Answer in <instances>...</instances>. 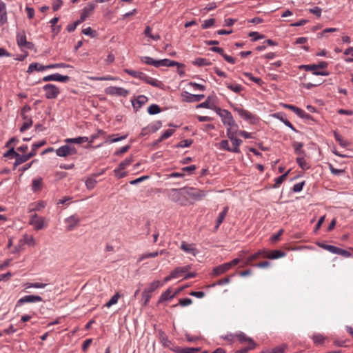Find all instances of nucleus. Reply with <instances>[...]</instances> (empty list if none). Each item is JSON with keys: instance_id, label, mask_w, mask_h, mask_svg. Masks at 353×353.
I'll return each instance as SVG.
<instances>
[{"instance_id": "4d7b16f0", "label": "nucleus", "mask_w": 353, "mask_h": 353, "mask_svg": "<svg viewBox=\"0 0 353 353\" xmlns=\"http://www.w3.org/2000/svg\"><path fill=\"white\" fill-rule=\"evenodd\" d=\"M283 106L288 109L292 110L297 116H299V115H300V114L303 113L302 109L295 107L292 105L284 104Z\"/></svg>"}, {"instance_id": "412c9836", "label": "nucleus", "mask_w": 353, "mask_h": 353, "mask_svg": "<svg viewBox=\"0 0 353 353\" xmlns=\"http://www.w3.org/2000/svg\"><path fill=\"white\" fill-rule=\"evenodd\" d=\"M95 8V5L93 3H90L87 6H85L81 14L80 18L81 20H85L87 17L90 15V13L93 12Z\"/></svg>"}, {"instance_id": "c9c22d12", "label": "nucleus", "mask_w": 353, "mask_h": 353, "mask_svg": "<svg viewBox=\"0 0 353 353\" xmlns=\"http://www.w3.org/2000/svg\"><path fill=\"white\" fill-rule=\"evenodd\" d=\"M42 179L37 178L32 180V190L33 192L39 191L41 189Z\"/></svg>"}, {"instance_id": "ea45409f", "label": "nucleus", "mask_w": 353, "mask_h": 353, "mask_svg": "<svg viewBox=\"0 0 353 353\" xmlns=\"http://www.w3.org/2000/svg\"><path fill=\"white\" fill-rule=\"evenodd\" d=\"M292 146L294 149L295 152L299 155L304 154V151L302 150L303 147V143L301 142H294Z\"/></svg>"}, {"instance_id": "f03ea898", "label": "nucleus", "mask_w": 353, "mask_h": 353, "mask_svg": "<svg viewBox=\"0 0 353 353\" xmlns=\"http://www.w3.org/2000/svg\"><path fill=\"white\" fill-rule=\"evenodd\" d=\"M29 224L35 230L44 229L48 225V221L44 216H39L37 214H32L30 217Z\"/></svg>"}, {"instance_id": "e433bc0d", "label": "nucleus", "mask_w": 353, "mask_h": 353, "mask_svg": "<svg viewBox=\"0 0 353 353\" xmlns=\"http://www.w3.org/2000/svg\"><path fill=\"white\" fill-rule=\"evenodd\" d=\"M334 136L335 140L343 148H346L349 145V143L347 141L344 140L343 137L341 134H339V133H337L336 132H334Z\"/></svg>"}, {"instance_id": "6e6d98bb", "label": "nucleus", "mask_w": 353, "mask_h": 353, "mask_svg": "<svg viewBox=\"0 0 353 353\" xmlns=\"http://www.w3.org/2000/svg\"><path fill=\"white\" fill-rule=\"evenodd\" d=\"M296 163L303 170H307L309 168V165H307L306 161L302 157H298L296 159Z\"/></svg>"}, {"instance_id": "4be33fe9", "label": "nucleus", "mask_w": 353, "mask_h": 353, "mask_svg": "<svg viewBox=\"0 0 353 353\" xmlns=\"http://www.w3.org/2000/svg\"><path fill=\"white\" fill-rule=\"evenodd\" d=\"M46 67V65H41L39 63H32L29 65L27 72L32 73L34 71L42 72L48 70V68Z\"/></svg>"}, {"instance_id": "774afa93", "label": "nucleus", "mask_w": 353, "mask_h": 353, "mask_svg": "<svg viewBox=\"0 0 353 353\" xmlns=\"http://www.w3.org/2000/svg\"><path fill=\"white\" fill-rule=\"evenodd\" d=\"M230 282V279L229 277L224 278V279H220L216 283H213L212 285V286L214 287L216 285H223L228 284Z\"/></svg>"}, {"instance_id": "e2e57ef3", "label": "nucleus", "mask_w": 353, "mask_h": 353, "mask_svg": "<svg viewBox=\"0 0 353 353\" xmlns=\"http://www.w3.org/2000/svg\"><path fill=\"white\" fill-rule=\"evenodd\" d=\"M312 339H313L314 342L316 344L323 343L324 341V339H325L324 336L321 334H314Z\"/></svg>"}, {"instance_id": "c756f323", "label": "nucleus", "mask_w": 353, "mask_h": 353, "mask_svg": "<svg viewBox=\"0 0 353 353\" xmlns=\"http://www.w3.org/2000/svg\"><path fill=\"white\" fill-rule=\"evenodd\" d=\"M34 157L33 152H29L26 154H19L17 153V154L15 157V159L19 162L20 164H22L23 163L26 162L28 160H29L30 158Z\"/></svg>"}, {"instance_id": "cd10ccee", "label": "nucleus", "mask_w": 353, "mask_h": 353, "mask_svg": "<svg viewBox=\"0 0 353 353\" xmlns=\"http://www.w3.org/2000/svg\"><path fill=\"white\" fill-rule=\"evenodd\" d=\"M162 285L163 284L159 281L155 280L151 282L144 290L152 294L153 292Z\"/></svg>"}, {"instance_id": "4468645a", "label": "nucleus", "mask_w": 353, "mask_h": 353, "mask_svg": "<svg viewBox=\"0 0 353 353\" xmlns=\"http://www.w3.org/2000/svg\"><path fill=\"white\" fill-rule=\"evenodd\" d=\"M182 100L186 103H193L200 101L205 97L204 94H191L187 91H184L181 93Z\"/></svg>"}, {"instance_id": "473e14b6", "label": "nucleus", "mask_w": 353, "mask_h": 353, "mask_svg": "<svg viewBox=\"0 0 353 353\" xmlns=\"http://www.w3.org/2000/svg\"><path fill=\"white\" fill-rule=\"evenodd\" d=\"M142 81L154 87H159L160 83L157 79L148 77L145 74H144Z\"/></svg>"}, {"instance_id": "2f4dec72", "label": "nucleus", "mask_w": 353, "mask_h": 353, "mask_svg": "<svg viewBox=\"0 0 353 353\" xmlns=\"http://www.w3.org/2000/svg\"><path fill=\"white\" fill-rule=\"evenodd\" d=\"M23 119L24 120V122H23V125H21V127L20 128L21 132L26 131V130L30 128L32 124V120L31 117H30L28 116H23Z\"/></svg>"}, {"instance_id": "a19ab883", "label": "nucleus", "mask_w": 353, "mask_h": 353, "mask_svg": "<svg viewBox=\"0 0 353 353\" xmlns=\"http://www.w3.org/2000/svg\"><path fill=\"white\" fill-rule=\"evenodd\" d=\"M225 84L229 90L233 91L235 93H240L243 90L242 86L239 84H232L229 83H226Z\"/></svg>"}, {"instance_id": "0e129e2a", "label": "nucleus", "mask_w": 353, "mask_h": 353, "mask_svg": "<svg viewBox=\"0 0 353 353\" xmlns=\"http://www.w3.org/2000/svg\"><path fill=\"white\" fill-rule=\"evenodd\" d=\"M309 12L319 18L321 16L322 9L318 6H315L312 8H310Z\"/></svg>"}, {"instance_id": "393cba45", "label": "nucleus", "mask_w": 353, "mask_h": 353, "mask_svg": "<svg viewBox=\"0 0 353 353\" xmlns=\"http://www.w3.org/2000/svg\"><path fill=\"white\" fill-rule=\"evenodd\" d=\"M178 292L172 293L170 288L165 290L159 297V303L172 299L177 294Z\"/></svg>"}, {"instance_id": "864d4df0", "label": "nucleus", "mask_w": 353, "mask_h": 353, "mask_svg": "<svg viewBox=\"0 0 353 353\" xmlns=\"http://www.w3.org/2000/svg\"><path fill=\"white\" fill-rule=\"evenodd\" d=\"M97 184V181L94 178H88L85 181V186L88 190H92L94 188Z\"/></svg>"}, {"instance_id": "de8ad7c7", "label": "nucleus", "mask_w": 353, "mask_h": 353, "mask_svg": "<svg viewBox=\"0 0 353 353\" xmlns=\"http://www.w3.org/2000/svg\"><path fill=\"white\" fill-rule=\"evenodd\" d=\"M192 63L194 65H198V66H204V65H209L210 62L206 59L199 57V58L196 59L192 62Z\"/></svg>"}, {"instance_id": "49530a36", "label": "nucleus", "mask_w": 353, "mask_h": 353, "mask_svg": "<svg viewBox=\"0 0 353 353\" xmlns=\"http://www.w3.org/2000/svg\"><path fill=\"white\" fill-rule=\"evenodd\" d=\"M161 112V108L158 105L156 104H152L150 105L148 108V112L150 114H157Z\"/></svg>"}, {"instance_id": "338daca9", "label": "nucleus", "mask_w": 353, "mask_h": 353, "mask_svg": "<svg viewBox=\"0 0 353 353\" xmlns=\"http://www.w3.org/2000/svg\"><path fill=\"white\" fill-rule=\"evenodd\" d=\"M329 168H330L331 173L334 175H339L344 172L343 170L336 169V168H334L332 164H329Z\"/></svg>"}, {"instance_id": "79ce46f5", "label": "nucleus", "mask_w": 353, "mask_h": 353, "mask_svg": "<svg viewBox=\"0 0 353 353\" xmlns=\"http://www.w3.org/2000/svg\"><path fill=\"white\" fill-rule=\"evenodd\" d=\"M133 161L132 157H127L125 160L122 161L119 164V170H124L126 168L128 165L131 164V163Z\"/></svg>"}, {"instance_id": "2eb2a0df", "label": "nucleus", "mask_w": 353, "mask_h": 353, "mask_svg": "<svg viewBox=\"0 0 353 353\" xmlns=\"http://www.w3.org/2000/svg\"><path fill=\"white\" fill-rule=\"evenodd\" d=\"M70 79V77L66 75H61L59 73H54L50 75H47L42 79L44 82L54 81L58 82H67Z\"/></svg>"}, {"instance_id": "052dcab7", "label": "nucleus", "mask_w": 353, "mask_h": 353, "mask_svg": "<svg viewBox=\"0 0 353 353\" xmlns=\"http://www.w3.org/2000/svg\"><path fill=\"white\" fill-rule=\"evenodd\" d=\"M214 22H215L214 19H212V18L208 19L203 21L201 26L203 29H207V28L212 27L214 24Z\"/></svg>"}, {"instance_id": "0eeeda50", "label": "nucleus", "mask_w": 353, "mask_h": 353, "mask_svg": "<svg viewBox=\"0 0 353 353\" xmlns=\"http://www.w3.org/2000/svg\"><path fill=\"white\" fill-rule=\"evenodd\" d=\"M105 93L110 96L125 97L129 94L130 91L121 87L110 86L105 89Z\"/></svg>"}, {"instance_id": "7c9ffc66", "label": "nucleus", "mask_w": 353, "mask_h": 353, "mask_svg": "<svg viewBox=\"0 0 353 353\" xmlns=\"http://www.w3.org/2000/svg\"><path fill=\"white\" fill-rule=\"evenodd\" d=\"M265 250H259L257 252L250 255L245 261L244 265L250 264L252 261L257 259L259 256L263 257V255H265Z\"/></svg>"}, {"instance_id": "f257e3e1", "label": "nucleus", "mask_w": 353, "mask_h": 353, "mask_svg": "<svg viewBox=\"0 0 353 353\" xmlns=\"http://www.w3.org/2000/svg\"><path fill=\"white\" fill-rule=\"evenodd\" d=\"M168 198L176 203H179L181 205H186L188 199L185 195V188H172L167 192Z\"/></svg>"}, {"instance_id": "09e8293b", "label": "nucleus", "mask_w": 353, "mask_h": 353, "mask_svg": "<svg viewBox=\"0 0 353 353\" xmlns=\"http://www.w3.org/2000/svg\"><path fill=\"white\" fill-rule=\"evenodd\" d=\"M141 60L144 62L145 63L148 64V65H153L154 67L157 68V60H154V59H152V57H142L141 58Z\"/></svg>"}, {"instance_id": "dca6fc26", "label": "nucleus", "mask_w": 353, "mask_h": 353, "mask_svg": "<svg viewBox=\"0 0 353 353\" xmlns=\"http://www.w3.org/2000/svg\"><path fill=\"white\" fill-rule=\"evenodd\" d=\"M181 249L183 250L185 252L188 254H191L193 256H196L198 253V251L194 244L187 243L185 241H183L181 243Z\"/></svg>"}, {"instance_id": "a18cd8bd", "label": "nucleus", "mask_w": 353, "mask_h": 353, "mask_svg": "<svg viewBox=\"0 0 353 353\" xmlns=\"http://www.w3.org/2000/svg\"><path fill=\"white\" fill-rule=\"evenodd\" d=\"M119 297H120V295L119 293L114 294L111 297V299L105 303V306L107 307H111L112 305H114L118 302Z\"/></svg>"}, {"instance_id": "680f3d73", "label": "nucleus", "mask_w": 353, "mask_h": 353, "mask_svg": "<svg viewBox=\"0 0 353 353\" xmlns=\"http://www.w3.org/2000/svg\"><path fill=\"white\" fill-rule=\"evenodd\" d=\"M105 134V132L102 130H98L96 134H92L89 138V143H92L94 141L95 139L99 137L100 135H103Z\"/></svg>"}, {"instance_id": "7ed1b4c3", "label": "nucleus", "mask_w": 353, "mask_h": 353, "mask_svg": "<svg viewBox=\"0 0 353 353\" xmlns=\"http://www.w3.org/2000/svg\"><path fill=\"white\" fill-rule=\"evenodd\" d=\"M17 43L21 51L31 50L34 45L32 43L27 41L26 34L24 30H21L17 33Z\"/></svg>"}, {"instance_id": "ddd939ff", "label": "nucleus", "mask_w": 353, "mask_h": 353, "mask_svg": "<svg viewBox=\"0 0 353 353\" xmlns=\"http://www.w3.org/2000/svg\"><path fill=\"white\" fill-rule=\"evenodd\" d=\"M81 222L80 217L77 214H72L65 219L64 223L66 225V230L68 231L73 230L76 227H77Z\"/></svg>"}, {"instance_id": "1a4fd4ad", "label": "nucleus", "mask_w": 353, "mask_h": 353, "mask_svg": "<svg viewBox=\"0 0 353 353\" xmlns=\"http://www.w3.org/2000/svg\"><path fill=\"white\" fill-rule=\"evenodd\" d=\"M226 132L227 137L230 139L233 145V148H231L232 152L235 153L239 152V147L241 144L242 141L236 137V135L237 134V130L234 131L227 130Z\"/></svg>"}, {"instance_id": "72a5a7b5", "label": "nucleus", "mask_w": 353, "mask_h": 353, "mask_svg": "<svg viewBox=\"0 0 353 353\" xmlns=\"http://www.w3.org/2000/svg\"><path fill=\"white\" fill-rule=\"evenodd\" d=\"M124 72L125 73H127L128 74H129L134 78L139 79L141 80H142L143 77H144V74H145L140 71H135V70H130V69H125Z\"/></svg>"}, {"instance_id": "9d476101", "label": "nucleus", "mask_w": 353, "mask_h": 353, "mask_svg": "<svg viewBox=\"0 0 353 353\" xmlns=\"http://www.w3.org/2000/svg\"><path fill=\"white\" fill-rule=\"evenodd\" d=\"M77 153V149L68 144L62 145L56 150V154L60 157H65L68 155L76 154Z\"/></svg>"}, {"instance_id": "6ab92c4d", "label": "nucleus", "mask_w": 353, "mask_h": 353, "mask_svg": "<svg viewBox=\"0 0 353 353\" xmlns=\"http://www.w3.org/2000/svg\"><path fill=\"white\" fill-rule=\"evenodd\" d=\"M285 256V252L281 250H273L271 252L265 251V255H263V258H268L270 259H277Z\"/></svg>"}, {"instance_id": "6e6552de", "label": "nucleus", "mask_w": 353, "mask_h": 353, "mask_svg": "<svg viewBox=\"0 0 353 353\" xmlns=\"http://www.w3.org/2000/svg\"><path fill=\"white\" fill-rule=\"evenodd\" d=\"M43 90L45 91V96L48 99H56L60 94L59 89L54 84H46L43 87Z\"/></svg>"}, {"instance_id": "c85d7f7f", "label": "nucleus", "mask_w": 353, "mask_h": 353, "mask_svg": "<svg viewBox=\"0 0 353 353\" xmlns=\"http://www.w3.org/2000/svg\"><path fill=\"white\" fill-rule=\"evenodd\" d=\"M229 208L228 206H225L223 211L219 214V216L217 217L216 220V225L215 226V230H217L219 227V225L223 223V220L225 219L228 212Z\"/></svg>"}, {"instance_id": "39448f33", "label": "nucleus", "mask_w": 353, "mask_h": 353, "mask_svg": "<svg viewBox=\"0 0 353 353\" xmlns=\"http://www.w3.org/2000/svg\"><path fill=\"white\" fill-rule=\"evenodd\" d=\"M185 190L188 199L190 197L196 201L201 200L207 194L206 191L192 187H185Z\"/></svg>"}, {"instance_id": "5fc2aeb1", "label": "nucleus", "mask_w": 353, "mask_h": 353, "mask_svg": "<svg viewBox=\"0 0 353 353\" xmlns=\"http://www.w3.org/2000/svg\"><path fill=\"white\" fill-rule=\"evenodd\" d=\"M8 148H9V150L6 153H4L3 156L5 157H8L10 159H12L13 157H15L16 155L17 154V152L14 150V146L8 147Z\"/></svg>"}, {"instance_id": "f3484780", "label": "nucleus", "mask_w": 353, "mask_h": 353, "mask_svg": "<svg viewBox=\"0 0 353 353\" xmlns=\"http://www.w3.org/2000/svg\"><path fill=\"white\" fill-rule=\"evenodd\" d=\"M8 21V14L6 3L0 0V26H3Z\"/></svg>"}, {"instance_id": "5701e85b", "label": "nucleus", "mask_w": 353, "mask_h": 353, "mask_svg": "<svg viewBox=\"0 0 353 353\" xmlns=\"http://www.w3.org/2000/svg\"><path fill=\"white\" fill-rule=\"evenodd\" d=\"M274 117L278 119L281 121H282L286 126L292 129V130H296L293 125L287 119L286 115L283 112H277L274 114Z\"/></svg>"}, {"instance_id": "20e7f679", "label": "nucleus", "mask_w": 353, "mask_h": 353, "mask_svg": "<svg viewBox=\"0 0 353 353\" xmlns=\"http://www.w3.org/2000/svg\"><path fill=\"white\" fill-rule=\"evenodd\" d=\"M234 110L239 114L241 118L250 124L255 123L258 120V118L256 115L241 107H235L234 108Z\"/></svg>"}, {"instance_id": "9b49d317", "label": "nucleus", "mask_w": 353, "mask_h": 353, "mask_svg": "<svg viewBox=\"0 0 353 353\" xmlns=\"http://www.w3.org/2000/svg\"><path fill=\"white\" fill-rule=\"evenodd\" d=\"M43 298L39 295H26L20 298L16 304V306H21L25 303H32L43 301Z\"/></svg>"}, {"instance_id": "a211bd4d", "label": "nucleus", "mask_w": 353, "mask_h": 353, "mask_svg": "<svg viewBox=\"0 0 353 353\" xmlns=\"http://www.w3.org/2000/svg\"><path fill=\"white\" fill-rule=\"evenodd\" d=\"M131 102L134 109L137 110L148 102V97L145 95H139L136 99L131 100Z\"/></svg>"}, {"instance_id": "37998d69", "label": "nucleus", "mask_w": 353, "mask_h": 353, "mask_svg": "<svg viewBox=\"0 0 353 353\" xmlns=\"http://www.w3.org/2000/svg\"><path fill=\"white\" fill-rule=\"evenodd\" d=\"M151 297V294L148 293L145 290H143L141 294L142 305L144 306L147 305Z\"/></svg>"}, {"instance_id": "c03bdc74", "label": "nucleus", "mask_w": 353, "mask_h": 353, "mask_svg": "<svg viewBox=\"0 0 353 353\" xmlns=\"http://www.w3.org/2000/svg\"><path fill=\"white\" fill-rule=\"evenodd\" d=\"M286 346L285 345H281L277 346L273 349L268 350L263 353H285Z\"/></svg>"}, {"instance_id": "423d86ee", "label": "nucleus", "mask_w": 353, "mask_h": 353, "mask_svg": "<svg viewBox=\"0 0 353 353\" xmlns=\"http://www.w3.org/2000/svg\"><path fill=\"white\" fill-rule=\"evenodd\" d=\"M223 123L228 127L227 130L234 131L238 129V125L236 123L230 112L227 110L221 117Z\"/></svg>"}, {"instance_id": "4c0bfd02", "label": "nucleus", "mask_w": 353, "mask_h": 353, "mask_svg": "<svg viewBox=\"0 0 353 353\" xmlns=\"http://www.w3.org/2000/svg\"><path fill=\"white\" fill-rule=\"evenodd\" d=\"M48 69H55V68H72L73 67L70 65L64 63H53V64H49L46 65V67Z\"/></svg>"}, {"instance_id": "8fccbe9b", "label": "nucleus", "mask_w": 353, "mask_h": 353, "mask_svg": "<svg viewBox=\"0 0 353 353\" xmlns=\"http://www.w3.org/2000/svg\"><path fill=\"white\" fill-rule=\"evenodd\" d=\"M114 135H112V136H110L109 137V139L105 141V143H116V142H119V141H121L122 140H124L127 138V135H123V136H121V137H113Z\"/></svg>"}, {"instance_id": "bf43d9fd", "label": "nucleus", "mask_w": 353, "mask_h": 353, "mask_svg": "<svg viewBox=\"0 0 353 353\" xmlns=\"http://www.w3.org/2000/svg\"><path fill=\"white\" fill-rule=\"evenodd\" d=\"M289 172H290V170H288L285 174L281 175L280 176H279L274 179V181H275L274 187H279L282 183L283 180L286 178L287 175L288 174Z\"/></svg>"}, {"instance_id": "b1692460", "label": "nucleus", "mask_w": 353, "mask_h": 353, "mask_svg": "<svg viewBox=\"0 0 353 353\" xmlns=\"http://www.w3.org/2000/svg\"><path fill=\"white\" fill-rule=\"evenodd\" d=\"M230 269V264L225 263L213 269V274L215 276L221 275Z\"/></svg>"}, {"instance_id": "bb28decb", "label": "nucleus", "mask_w": 353, "mask_h": 353, "mask_svg": "<svg viewBox=\"0 0 353 353\" xmlns=\"http://www.w3.org/2000/svg\"><path fill=\"white\" fill-rule=\"evenodd\" d=\"M67 143L81 144L85 142H89V138L87 137H78L76 138H68L65 140Z\"/></svg>"}, {"instance_id": "f8f14e48", "label": "nucleus", "mask_w": 353, "mask_h": 353, "mask_svg": "<svg viewBox=\"0 0 353 353\" xmlns=\"http://www.w3.org/2000/svg\"><path fill=\"white\" fill-rule=\"evenodd\" d=\"M299 69L305 70V71H310L312 73V74L316 76H328L329 72L325 70H321L316 64H310V65H301L299 66Z\"/></svg>"}, {"instance_id": "f704fd0d", "label": "nucleus", "mask_w": 353, "mask_h": 353, "mask_svg": "<svg viewBox=\"0 0 353 353\" xmlns=\"http://www.w3.org/2000/svg\"><path fill=\"white\" fill-rule=\"evenodd\" d=\"M23 240L24 243L28 246H34L36 245L35 239L32 235L25 234L23 236Z\"/></svg>"}, {"instance_id": "a878e982", "label": "nucleus", "mask_w": 353, "mask_h": 353, "mask_svg": "<svg viewBox=\"0 0 353 353\" xmlns=\"http://www.w3.org/2000/svg\"><path fill=\"white\" fill-rule=\"evenodd\" d=\"M48 284L46 283H39V282H35V283H25L23 284V288L25 290L30 289V288H36V289H43L45 288Z\"/></svg>"}, {"instance_id": "aec40b11", "label": "nucleus", "mask_w": 353, "mask_h": 353, "mask_svg": "<svg viewBox=\"0 0 353 353\" xmlns=\"http://www.w3.org/2000/svg\"><path fill=\"white\" fill-rule=\"evenodd\" d=\"M235 336L238 338L239 341L241 343H248V346L255 347V343L254 342V341L251 338L247 336L245 333L239 332L236 333Z\"/></svg>"}, {"instance_id": "13d9d810", "label": "nucleus", "mask_w": 353, "mask_h": 353, "mask_svg": "<svg viewBox=\"0 0 353 353\" xmlns=\"http://www.w3.org/2000/svg\"><path fill=\"white\" fill-rule=\"evenodd\" d=\"M46 143V141L43 140V141H41L38 143H35L32 145V150L30 152H33L34 153V157L37 154V150L44 145Z\"/></svg>"}, {"instance_id": "603ef678", "label": "nucleus", "mask_w": 353, "mask_h": 353, "mask_svg": "<svg viewBox=\"0 0 353 353\" xmlns=\"http://www.w3.org/2000/svg\"><path fill=\"white\" fill-rule=\"evenodd\" d=\"M174 132V130L172 129H168V130H165L164 132L162 133V134L160 137L158 141L161 142L163 140L169 138L170 137H171L173 134Z\"/></svg>"}, {"instance_id": "58836bf2", "label": "nucleus", "mask_w": 353, "mask_h": 353, "mask_svg": "<svg viewBox=\"0 0 353 353\" xmlns=\"http://www.w3.org/2000/svg\"><path fill=\"white\" fill-rule=\"evenodd\" d=\"M59 21V17H54L50 21V23L52 27V31L54 34H58L61 30L60 26H56V23Z\"/></svg>"}, {"instance_id": "69168bd1", "label": "nucleus", "mask_w": 353, "mask_h": 353, "mask_svg": "<svg viewBox=\"0 0 353 353\" xmlns=\"http://www.w3.org/2000/svg\"><path fill=\"white\" fill-rule=\"evenodd\" d=\"M192 300L190 298L181 299L179 300V304L182 307H186L191 305Z\"/></svg>"}, {"instance_id": "3c124183", "label": "nucleus", "mask_w": 353, "mask_h": 353, "mask_svg": "<svg viewBox=\"0 0 353 353\" xmlns=\"http://www.w3.org/2000/svg\"><path fill=\"white\" fill-rule=\"evenodd\" d=\"M219 148L228 152H232V148L230 147L229 142L228 140H222L219 143Z\"/></svg>"}]
</instances>
